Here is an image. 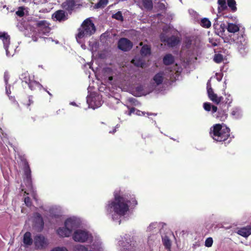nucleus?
<instances>
[{
	"label": "nucleus",
	"instance_id": "1",
	"mask_svg": "<svg viewBox=\"0 0 251 251\" xmlns=\"http://www.w3.org/2000/svg\"><path fill=\"white\" fill-rule=\"evenodd\" d=\"M114 195V199L109 201L105 205V211L113 221L120 225L122 221L121 218L124 217L129 212L130 204L135 205L137 202L134 198L129 199L128 195L124 194L121 190L115 191Z\"/></svg>",
	"mask_w": 251,
	"mask_h": 251
},
{
	"label": "nucleus",
	"instance_id": "2",
	"mask_svg": "<svg viewBox=\"0 0 251 251\" xmlns=\"http://www.w3.org/2000/svg\"><path fill=\"white\" fill-rule=\"evenodd\" d=\"M227 30L230 33L227 37L228 42L230 44L235 43L240 53L242 55L245 54L248 51V42L245 39V35L239 33L238 25L235 24L228 23Z\"/></svg>",
	"mask_w": 251,
	"mask_h": 251
},
{
	"label": "nucleus",
	"instance_id": "3",
	"mask_svg": "<svg viewBox=\"0 0 251 251\" xmlns=\"http://www.w3.org/2000/svg\"><path fill=\"white\" fill-rule=\"evenodd\" d=\"M80 223L78 218L75 216L69 217L65 221L64 226L57 229V233L62 237H69L72 235L73 230L80 225Z\"/></svg>",
	"mask_w": 251,
	"mask_h": 251
},
{
	"label": "nucleus",
	"instance_id": "4",
	"mask_svg": "<svg viewBox=\"0 0 251 251\" xmlns=\"http://www.w3.org/2000/svg\"><path fill=\"white\" fill-rule=\"evenodd\" d=\"M230 129L225 125L216 124L210 128V136L216 141L226 140L229 136Z\"/></svg>",
	"mask_w": 251,
	"mask_h": 251
},
{
	"label": "nucleus",
	"instance_id": "5",
	"mask_svg": "<svg viewBox=\"0 0 251 251\" xmlns=\"http://www.w3.org/2000/svg\"><path fill=\"white\" fill-rule=\"evenodd\" d=\"M95 31L96 27L92 21L87 19L83 22L81 26L78 29V33L75 37L77 39L90 37Z\"/></svg>",
	"mask_w": 251,
	"mask_h": 251
},
{
	"label": "nucleus",
	"instance_id": "6",
	"mask_svg": "<svg viewBox=\"0 0 251 251\" xmlns=\"http://www.w3.org/2000/svg\"><path fill=\"white\" fill-rule=\"evenodd\" d=\"M86 4L83 0H65L62 3L61 7L71 14L76 9L84 7Z\"/></svg>",
	"mask_w": 251,
	"mask_h": 251
},
{
	"label": "nucleus",
	"instance_id": "7",
	"mask_svg": "<svg viewBox=\"0 0 251 251\" xmlns=\"http://www.w3.org/2000/svg\"><path fill=\"white\" fill-rule=\"evenodd\" d=\"M92 236L91 233L85 229H77L72 234V238L76 242L84 243L89 242Z\"/></svg>",
	"mask_w": 251,
	"mask_h": 251
},
{
	"label": "nucleus",
	"instance_id": "8",
	"mask_svg": "<svg viewBox=\"0 0 251 251\" xmlns=\"http://www.w3.org/2000/svg\"><path fill=\"white\" fill-rule=\"evenodd\" d=\"M89 251H105V247L100 237L92 236V239L88 242Z\"/></svg>",
	"mask_w": 251,
	"mask_h": 251
},
{
	"label": "nucleus",
	"instance_id": "9",
	"mask_svg": "<svg viewBox=\"0 0 251 251\" xmlns=\"http://www.w3.org/2000/svg\"><path fill=\"white\" fill-rule=\"evenodd\" d=\"M161 42L167 43L168 46L170 47H174L177 46L180 42L179 38L175 35L168 37L164 34H161L160 36Z\"/></svg>",
	"mask_w": 251,
	"mask_h": 251
},
{
	"label": "nucleus",
	"instance_id": "10",
	"mask_svg": "<svg viewBox=\"0 0 251 251\" xmlns=\"http://www.w3.org/2000/svg\"><path fill=\"white\" fill-rule=\"evenodd\" d=\"M132 42L126 38H121L118 42V47L122 51H129L132 49Z\"/></svg>",
	"mask_w": 251,
	"mask_h": 251
},
{
	"label": "nucleus",
	"instance_id": "11",
	"mask_svg": "<svg viewBox=\"0 0 251 251\" xmlns=\"http://www.w3.org/2000/svg\"><path fill=\"white\" fill-rule=\"evenodd\" d=\"M35 25L38 28L39 31L43 34H47L50 31V24L46 20L37 21Z\"/></svg>",
	"mask_w": 251,
	"mask_h": 251
},
{
	"label": "nucleus",
	"instance_id": "12",
	"mask_svg": "<svg viewBox=\"0 0 251 251\" xmlns=\"http://www.w3.org/2000/svg\"><path fill=\"white\" fill-rule=\"evenodd\" d=\"M128 236L126 235L124 238H122V240H120L118 241V244L120 247H121L120 250L121 251H130L133 248V246L134 245L133 243H132V241L130 240V243L127 241Z\"/></svg>",
	"mask_w": 251,
	"mask_h": 251
},
{
	"label": "nucleus",
	"instance_id": "13",
	"mask_svg": "<svg viewBox=\"0 0 251 251\" xmlns=\"http://www.w3.org/2000/svg\"><path fill=\"white\" fill-rule=\"evenodd\" d=\"M34 243L35 247L37 249H42L48 245L47 239L42 235H37L34 237Z\"/></svg>",
	"mask_w": 251,
	"mask_h": 251
},
{
	"label": "nucleus",
	"instance_id": "14",
	"mask_svg": "<svg viewBox=\"0 0 251 251\" xmlns=\"http://www.w3.org/2000/svg\"><path fill=\"white\" fill-rule=\"evenodd\" d=\"M87 102L89 104V108L95 109L100 106L102 102L100 96H97L94 97H89L87 99Z\"/></svg>",
	"mask_w": 251,
	"mask_h": 251
},
{
	"label": "nucleus",
	"instance_id": "15",
	"mask_svg": "<svg viewBox=\"0 0 251 251\" xmlns=\"http://www.w3.org/2000/svg\"><path fill=\"white\" fill-rule=\"evenodd\" d=\"M125 114L126 116L131 117L139 116L150 117L151 116L156 115V114L146 112L145 111H126Z\"/></svg>",
	"mask_w": 251,
	"mask_h": 251
},
{
	"label": "nucleus",
	"instance_id": "16",
	"mask_svg": "<svg viewBox=\"0 0 251 251\" xmlns=\"http://www.w3.org/2000/svg\"><path fill=\"white\" fill-rule=\"evenodd\" d=\"M52 19L59 22H64L68 19V15L64 10H58L55 11L52 16Z\"/></svg>",
	"mask_w": 251,
	"mask_h": 251
},
{
	"label": "nucleus",
	"instance_id": "17",
	"mask_svg": "<svg viewBox=\"0 0 251 251\" xmlns=\"http://www.w3.org/2000/svg\"><path fill=\"white\" fill-rule=\"evenodd\" d=\"M25 178L24 181L26 186L28 188L31 187V171L29 165L26 163L24 167Z\"/></svg>",
	"mask_w": 251,
	"mask_h": 251
},
{
	"label": "nucleus",
	"instance_id": "18",
	"mask_svg": "<svg viewBox=\"0 0 251 251\" xmlns=\"http://www.w3.org/2000/svg\"><path fill=\"white\" fill-rule=\"evenodd\" d=\"M0 38L2 39L3 47L6 50V54L8 55L9 51L8 50V48L10 44V36L6 32H0Z\"/></svg>",
	"mask_w": 251,
	"mask_h": 251
},
{
	"label": "nucleus",
	"instance_id": "19",
	"mask_svg": "<svg viewBox=\"0 0 251 251\" xmlns=\"http://www.w3.org/2000/svg\"><path fill=\"white\" fill-rule=\"evenodd\" d=\"M207 93L209 99L215 102L216 104H218L223 100V97H218L217 94H215L212 88L208 89Z\"/></svg>",
	"mask_w": 251,
	"mask_h": 251
},
{
	"label": "nucleus",
	"instance_id": "20",
	"mask_svg": "<svg viewBox=\"0 0 251 251\" xmlns=\"http://www.w3.org/2000/svg\"><path fill=\"white\" fill-rule=\"evenodd\" d=\"M211 114L213 117L221 121H224L227 117L226 111H212Z\"/></svg>",
	"mask_w": 251,
	"mask_h": 251
},
{
	"label": "nucleus",
	"instance_id": "21",
	"mask_svg": "<svg viewBox=\"0 0 251 251\" xmlns=\"http://www.w3.org/2000/svg\"><path fill=\"white\" fill-rule=\"evenodd\" d=\"M237 233L243 237H247L251 234V226H247L239 229Z\"/></svg>",
	"mask_w": 251,
	"mask_h": 251
},
{
	"label": "nucleus",
	"instance_id": "22",
	"mask_svg": "<svg viewBox=\"0 0 251 251\" xmlns=\"http://www.w3.org/2000/svg\"><path fill=\"white\" fill-rule=\"evenodd\" d=\"M23 243L25 247H28L30 246L32 243L33 240L31 238V234L29 232H26L24 235Z\"/></svg>",
	"mask_w": 251,
	"mask_h": 251
},
{
	"label": "nucleus",
	"instance_id": "23",
	"mask_svg": "<svg viewBox=\"0 0 251 251\" xmlns=\"http://www.w3.org/2000/svg\"><path fill=\"white\" fill-rule=\"evenodd\" d=\"M159 242L157 236L155 234H152L148 237V244L150 248L156 245Z\"/></svg>",
	"mask_w": 251,
	"mask_h": 251
},
{
	"label": "nucleus",
	"instance_id": "24",
	"mask_svg": "<svg viewBox=\"0 0 251 251\" xmlns=\"http://www.w3.org/2000/svg\"><path fill=\"white\" fill-rule=\"evenodd\" d=\"M27 84L29 88L32 91L37 89L41 90L43 87L42 85L39 82L32 79Z\"/></svg>",
	"mask_w": 251,
	"mask_h": 251
},
{
	"label": "nucleus",
	"instance_id": "25",
	"mask_svg": "<svg viewBox=\"0 0 251 251\" xmlns=\"http://www.w3.org/2000/svg\"><path fill=\"white\" fill-rule=\"evenodd\" d=\"M175 61L174 56L171 54H167L163 58V63L165 65H170L173 64Z\"/></svg>",
	"mask_w": 251,
	"mask_h": 251
},
{
	"label": "nucleus",
	"instance_id": "26",
	"mask_svg": "<svg viewBox=\"0 0 251 251\" xmlns=\"http://www.w3.org/2000/svg\"><path fill=\"white\" fill-rule=\"evenodd\" d=\"M226 98L223 97V100L219 103L222 105V107L224 105V107L228 109L230 106V103L232 102V99L230 95L225 96Z\"/></svg>",
	"mask_w": 251,
	"mask_h": 251
},
{
	"label": "nucleus",
	"instance_id": "27",
	"mask_svg": "<svg viewBox=\"0 0 251 251\" xmlns=\"http://www.w3.org/2000/svg\"><path fill=\"white\" fill-rule=\"evenodd\" d=\"M35 218V226L41 230L43 228L44 222L41 215L38 213H36Z\"/></svg>",
	"mask_w": 251,
	"mask_h": 251
},
{
	"label": "nucleus",
	"instance_id": "28",
	"mask_svg": "<svg viewBox=\"0 0 251 251\" xmlns=\"http://www.w3.org/2000/svg\"><path fill=\"white\" fill-rule=\"evenodd\" d=\"M153 79L157 85L161 84L163 81V73L159 72L156 74L154 76Z\"/></svg>",
	"mask_w": 251,
	"mask_h": 251
},
{
	"label": "nucleus",
	"instance_id": "29",
	"mask_svg": "<svg viewBox=\"0 0 251 251\" xmlns=\"http://www.w3.org/2000/svg\"><path fill=\"white\" fill-rule=\"evenodd\" d=\"M141 54L142 55L146 56L151 53V48L150 46L148 45H144L140 50Z\"/></svg>",
	"mask_w": 251,
	"mask_h": 251
},
{
	"label": "nucleus",
	"instance_id": "30",
	"mask_svg": "<svg viewBox=\"0 0 251 251\" xmlns=\"http://www.w3.org/2000/svg\"><path fill=\"white\" fill-rule=\"evenodd\" d=\"M200 25L203 28H209L211 26V23L207 18H203L201 20Z\"/></svg>",
	"mask_w": 251,
	"mask_h": 251
},
{
	"label": "nucleus",
	"instance_id": "31",
	"mask_svg": "<svg viewBox=\"0 0 251 251\" xmlns=\"http://www.w3.org/2000/svg\"><path fill=\"white\" fill-rule=\"evenodd\" d=\"M142 3L144 8L148 10H151L153 8L152 0H142Z\"/></svg>",
	"mask_w": 251,
	"mask_h": 251
},
{
	"label": "nucleus",
	"instance_id": "32",
	"mask_svg": "<svg viewBox=\"0 0 251 251\" xmlns=\"http://www.w3.org/2000/svg\"><path fill=\"white\" fill-rule=\"evenodd\" d=\"M74 251H89L88 246L82 245L77 244L74 246Z\"/></svg>",
	"mask_w": 251,
	"mask_h": 251
},
{
	"label": "nucleus",
	"instance_id": "33",
	"mask_svg": "<svg viewBox=\"0 0 251 251\" xmlns=\"http://www.w3.org/2000/svg\"><path fill=\"white\" fill-rule=\"evenodd\" d=\"M23 104L25 105L27 108H28L30 105H33V96H28L27 99L23 100Z\"/></svg>",
	"mask_w": 251,
	"mask_h": 251
},
{
	"label": "nucleus",
	"instance_id": "34",
	"mask_svg": "<svg viewBox=\"0 0 251 251\" xmlns=\"http://www.w3.org/2000/svg\"><path fill=\"white\" fill-rule=\"evenodd\" d=\"M21 79L23 82H25V83L28 84L32 80L30 79L29 74L27 72L23 73L21 75Z\"/></svg>",
	"mask_w": 251,
	"mask_h": 251
},
{
	"label": "nucleus",
	"instance_id": "35",
	"mask_svg": "<svg viewBox=\"0 0 251 251\" xmlns=\"http://www.w3.org/2000/svg\"><path fill=\"white\" fill-rule=\"evenodd\" d=\"M108 0H100L99 1L96 3L94 7L95 9L103 8L108 3Z\"/></svg>",
	"mask_w": 251,
	"mask_h": 251
},
{
	"label": "nucleus",
	"instance_id": "36",
	"mask_svg": "<svg viewBox=\"0 0 251 251\" xmlns=\"http://www.w3.org/2000/svg\"><path fill=\"white\" fill-rule=\"evenodd\" d=\"M227 4L232 12H235L237 10L236 3L235 0H227Z\"/></svg>",
	"mask_w": 251,
	"mask_h": 251
},
{
	"label": "nucleus",
	"instance_id": "37",
	"mask_svg": "<svg viewBox=\"0 0 251 251\" xmlns=\"http://www.w3.org/2000/svg\"><path fill=\"white\" fill-rule=\"evenodd\" d=\"M162 242L165 248L170 250L171 247V242L167 236L162 237Z\"/></svg>",
	"mask_w": 251,
	"mask_h": 251
},
{
	"label": "nucleus",
	"instance_id": "38",
	"mask_svg": "<svg viewBox=\"0 0 251 251\" xmlns=\"http://www.w3.org/2000/svg\"><path fill=\"white\" fill-rule=\"evenodd\" d=\"M159 229V224L157 223H152L147 228L148 231H151L154 230L155 231H157Z\"/></svg>",
	"mask_w": 251,
	"mask_h": 251
},
{
	"label": "nucleus",
	"instance_id": "39",
	"mask_svg": "<svg viewBox=\"0 0 251 251\" xmlns=\"http://www.w3.org/2000/svg\"><path fill=\"white\" fill-rule=\"evenodd\" d=\"M242 115L241 111H232L231 113V116L235 119H240L242 117Z\"/></svg>",
	"mask_w": 251,
	"mask_h": 251
},
{
	"label": "nucleus",
	"instance_id": "40",
	"mask_svg": "<svg viewBox=\"0 0 251 251\" xmlns=\"http://www.w3.org/2000/svg\"><path fill=\"white\" fill-rule=\"evenodd\" d=\"M112 17L113 19H115L118 21L123 22L124 21V17L122 15V13L121 11H118L114 14H113Z\"/></svg>",
	"mask_w": 251,
	"mask_h": 251
},
{
	"label": "nucleus",
	"instance_id": "41",
	"mask_svg": "<svg viewBox=\"0 0 251 251\" xmlns=\"http://www.w3.org/2000/svg\"><path fill=\"white\" fill-rule=\"evenodd\" d=\"M223 60V55L221 54H216L214 56V61L217 63H221Z\"/></svg>",
	"mask_w": 251,
	"mask_h": 251
},
{
	"label": "nucleus",
	"instance_id": "42",
	"mask_svg": "<svg viewBox=\"0 0 251 251\" xmlns=\"http://www.w3.org/2000/svg\"><path fill=\"white\" fill-rule=\"evenodd\" d=\"M226 0H218V3L221 7L222 10H225L227 8L226 5Z\"/></svg>",
	"mask_w": 251,
	"mask_h": 251
},
{
	"label": "nucleus",
	"instance_id": "43",
	"mask_svg": "<svg viewBox=\"0 0 251 251\" xmlns=\"http://www.w3.org/2000/svg\"><path fill=\"white\" fill-rule=\"evenodd\" d=\"M213 239L211 237L207 238L205 241V246L207 247H211L213 244Z\"/></svg>",
	"mask_w": 251,
	"mask_h": 251
},
{
	"label": "nucleus",
	"instance_id": "44",
	"mask_svg": "<svg viewBox=\"0 0 251 251\" xmlns=\"http://www.w3.org/2000/svg\"><path fill=\"white\" fill-rule=\"evenodd\" d=\"M50 251H69L65 247H56L53 248Z\"/></svg>",
	"mask_w": 251,
	"mask_h": 251
},
{
	"label": "nucleus",
	"instance_id": "45",
	"mask_svg": "<svg viewBox=\"0 0 251 251\" xmlns=\"http://www.w3.org/2000/svg\"><path fill=\"white\" fill-rule=\"evenodd\" d=\"M212 104L210 102H204L203 103V108L204 110H211Z\"/></svg>",
	"mask_w": 251,
	"mask_h": 251
},
{
	"label": "nucleus",
	"instance_id": "46",
	"mask_svg": "<svg viewBox=\"0 0 251 251\" xmlns=\"http://www.w3.org/2000/svg\"><path fill=\"white\" fill-rule=\"evenodd\" d=\"M9 78V76L8 73L7 72H5L4 74V80L6 85H8Z\"/></svg>",
	"mask_w": 251,
	"mask_h": 251
},
{
	"label": "nucleus",
	"instance_id": "47",
	"mask_svg": "<svg viewBox=\"0 0 251 251\" xmlns=\"http://www.w3.org/2000/svg\"><path fill=\"white\" fill-rule=\"evenodd\" d=\"M25 202L27 206H30L31 204L30 199L28 197L25 198Z\"/></svg>",
	"mask_w": 251,
	"mask_h": 251
},
{
	"label": "nucleus",
	"instance_id": "48",
	"mask_svg": "<svg viewBox=\"0 0 251 251\" xmlns=\"http://www.w3.org/2000/svg\"><path fill=\"white\" fill-rule=\"evenodd\" d=\"M16 13L20 17L24 16L25 14V12L23 9L18 10L17 11H16Z\"/></svg>",
	"mask_w": 251,
	"mask_h": 251
},
{
	"label": "nucleus",
	"instance_id": "49",
	"mask_svg": "<svg viewBox=\"0 0 251 251\" xmlns=\"http://www.w3.org/2000/svg\"><path fill=\"white\" fill-rule=\"evenodd\" d=\"M9 87H10V86L9 85L8 86V85H6V86H5L6 93L7 94V95H8V96L9 94H11V91L10 90Z\"/></svg>",
	"mask_w": 251,
	"mask_h": 251
},
{
	"label": "nucleus",
	"instance_id": "50",
	"mask_svg": "<svg viewBox=\"0 0 251 251\" xmlns=\"http://www.w3.org/2000/svg\"><path fill=\"white\" fill-rule=\"evenodd\" d=\"M136 91L137 92H141V91H142L143 90V87L142 86L140 85V86H138L137 87H136Z\"/></svg>",
	"mask_w": 251,
	"mask_h": 251
},
{
	"label": "nucleus",
	"instance_id": "51",
	"mask_svg": "<svg viewBox=\"0 0 251 251\" xmlns=\"http://www.w3.org/2000/svg\"><path fill=\"white\" fill-rule=\"evenodd\" d=\"M159 8L161 9H165L166 8L165 5L163 3H161L159 4Z\"/></svg>",
	"mask_w": 251,
	"mask_h": 251
},
{
	"label": "nucleus",
	"instance_id": "52",
	"mask_svg": "<svg viewBox=\"0 0 251 251\" xmlns=\"http://www.w3.org/2000/svg\"><path fill=\"white\" fill-rule=\"evenodd\" d=\"M119 127V125H117V126H115V129L113 131H110L109 133H114L116 131V129L118 128Z\"/></svg>",
	"mask_w": 251,
	"mask_h": 251
},
{
	"label": "nucleus",
	"instance_id": "53",
	"mask_svg": "<svg viewBox=\"0 0 251 251\" xmlns=\"http://www.w3.org/2000/svg\"><path fill=\"white\" fill-rule=\"evenodd\" d=\"M211 108L212 110H218L217 107L213 105H212Z\"/></svg>",
	"mask_w": 251,
	"mask_h": 251
},
{
	"label": "nucleus",
	"instance_id": "54",
	"mask_svg": "<svg viewBox=\"0 0 251 251\" xmlns=\"http://www.w3.org/2000/svg\"><path fill=\"white\" fill-rule=\"evenodd\" d=\"M134 61H135V60L133 59L131 62L132 63L134 64ZM135 65L137 66H139L140 65L139 64H136V63H135Z\"/></svg>",
	"mask_w": 251,
	"mask_h": 251
},
{
	"label": "nucleus",
	"instance_id": "55",
	"mask_svg": "<svg viewBox=\"0 0 251 251\" xmlns=\"http://www.w3.org/2000/svg\"><path fill=\"white\" fill-rule=\"evenodd\" d=\"M70 104L73 105H76V103L74 102H72Z\"/></svg>",
	"mask_w": 251,
	"mask_h": 251
},
{
	"label": "nucleus",
	"instance_id": "56",
	"mask_svg": "<svg viewBox=\"0 0 251 251\" xmlns=\"http://www.w3.org/2000/svg\"><path fill=\"white\" fill-rule=\"evenodd\" d=\"M109 80H113V77H112V76H110V77H109Z\"/></svg>",
	"mask_w": 251,
	"mask_h": 251
},
{
	"label": "nucleus",
	"instance_id": "57",
	"mask_svg": "<svg viewBox=\"0 0 251 251\" xmlns=\"http://www.w3.org/2000/svg\"><path fill=\"white\" fill-rule=\"evenodd\" d=\"M212 45L215 47V46H217V44L216 43H214L212 44Z\"/></svg>",
	"mask_w": 251,
	"mask_h": 251
},
{
	"label": "nucleus",
	"instance_id": "58",
	"mask_svg": "<svg viewBox=\"0 0 251 251\" xmlns=\"http://www.w3.org/2000/svg\"><path fill=\"white\" fill-rule=\"evenodd\" d=\"M47 93L50 95V96H52V95L50 94V93L49 91H47Z\"/></svg>",
	"mask_w": 251,
	"mask_h": 251
},
{
	"label": "nucleus",
	"instance_id": "59",
	"mask_svg": "<svg viewBox=\"0 0 251 251\" xmlns=\"http://www.w3.org/2000/svg\"><path fill=\"white\" fill-rule=\"evenodd\" d=\"M130 110H136V109H135V108L134 107H132Z\"/></svg>",
	"mask_w": 251,
	"mask_h": 251
},
{
	"label": "nucleus",
	"instance_id": "60",
	"mask_svg": "<svg viewBox=\"0 0 251 251\" xmlns=\"http://www.w3.org/2000/svg\"><path fill=\"white\" fill-rule=\"evenodd\" d=\"M54 216L55 217H56V216H58V214H57V215L54 214Z\"/></svg>",
	"mask_w": 251,
	"mask_h": 251
},
{
	"label": "nucleus",
	"instance_id": "61",
	"mask_svg": "<svg viewBox=\"0 0 251 251\" xmlns=\"http://www.w3.org/2000/svg\"><path fill=\"white\" fill-rule=\"evenodd\" d=\"M140 45H142V43H141L140 44Z\"/></svg>",
	"mask_w": 251,
	"mask_h": 251
}]
</instances>
